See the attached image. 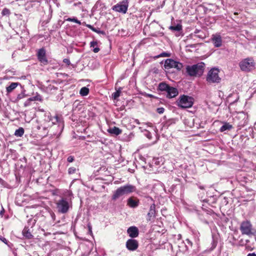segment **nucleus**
Listing matches in <instances>:
<instances>
[{"label":"nucleus","mask_w":256,"mask_h":256,"mask_svg":"<svg viewBox=\"0 0 256 256\" xmlns=\"http://www.w3.org/2000/svg\"><path fill=\"white\" fill-rule=\"evenodd\" d=\"M194 36L200 38H206V36L205 33L202 30L200 33L196 34Z\"/></svg>","instance_id":"32"},{"label":"nucleus","mask_w":256,"mask_h":256,"mask_svg":"<svg viewBox=\"0 0 256 256\" xmlns=\"http://www.w3.org/2000/svg\"><path fill=\"white\" fill-rule=\"evenodd\" d=\"M126 247L130 250H135L138 248V242L136 240L129 239L126 242Z\"/></svg>","instance_id":"14"},{"label":"nucleus","mask_w":256,"mask_h":256,"mask_svg":"<svg viewBox=\"0 0 256 256\" xmlns=\"http://www.w3.org/2000/svg\"><path fill=\"white\" fill-rule=\"evenodd\" d=\"M128 3L126 0L114 5L112 6V9L116 12L126 14L128 10Z\"/></svg>","instance_id":"10"},{"label":"nucleus","mask_w":256,"mask_h":256,"mask_svg":"<svg viewBox=\"0 0 256 256\" xmlns=\"http://www.w3.org/2000/svg\"><path fill=\"white\" fill-rule=\"evenodd\" d=\"M38 129H40V126H38Z\"/></svg>","instance_id":"49"},{"label":"nucleus","mask_w":256,"mask_h":256,"mask_svg":"<svg viewBox=\"0 0 256 256\" xmlns=\"http://www.w3.org/2000/svg\"><path fill=\"white\" fill-rule=\"evenodd\" d=\"M136 190V188L134 186L131 184H126L118 188L114 193L112 196V200H116L120 196L132 193Z\"/></svg>","instance_id":"2"},{"label":"nucleus","mask_w":256,"mask_h":256,"mask_svg":"<svg viewBox=\"0 0 256 256\" xmlns=\"http://www.w3.org/2000/svg\"><path fill=\"white\" fill-rule=\"evenodd\" d=\"M240 70L244 72H250L254 68V60L252 58L244 59L239 63Z\"/></svg>","instance_id":"6"},{"label":"nucleus","mask_w":256,"mask_h":256,"mask_svg":"<svg viewBox=\"0 0 256 256\" xmlns=\"http://www.w3.org/2000/svg\"><path fill=\"white\" fill-rule=\"evenodd\" d=\"M56 204L58 212L63 214L67 213L72 206L71 202L64 198L57 200Z\"/></svg>","instance_id":"3"},{"label":"nucleus","mask_w":256,"mask_h":256,"mask_svg":"<svg viewBox=\"0 0 256 256\" xmlns=\"http://www.w3.org/2000/svg\"><path fill=\"white\" fill-rule=\"evenodd\" d=\"M234 14H238V12H235Z\"/></svg>","instance_id":"50"},{"label":"nucleus","mask_w":256,"mask_h":256,"mask_svg":"<svg viewBox=\"0 0 256 256\" xmlns=\"http://www.w3.org/2000/svg\"><path fill=\"white\" fill-rule=\"evenodd\" d=\"M169 56V54L166 52H162L158 56H156V58H159V57H164V56Z\"/></svg>","instance_id":"37"},{"label":"nucleus","mask_w":256,"mask_h":256,"mask_svg":"<svg viewBox=\"0 0 256 256\" xmlns=\"http://www.w3.org/2000/svg\"><path fill=\"white\" fill-rule=\"evenodd\" d=\"M82 24L83 25L86 26L90 29L93 32H96L97 34H102L104 36L106 35V32L104 30H100V29L99 28H96L90 24H86V22H83Z\"/></svg>","instance_id":"19"},{"label":"nucleus","mask_w":256,"mask_h":256,"mask_svg":"<svg viewBox=\"0 0 256 256\" xmlns=\"http://www.w3.org/2000/svg\"><path fill=\"white\" fill-rule=\"evenodd\" d=\"M97 42L94 41H92L90 42V46L94 48V46H96Z\"/></svg>","instance_id":"39"},{"label":"nucleus","mask_w":256,"mask_h":256,"mask_svg":"<svg viewBox=\"0 0 256 256\" xmlns=\"http://www.w3.org/2000/svg\"><path fill=\"white\" fill-rule=\"evenodd\" d=\"M205 64L201 62L192 66H188L186 72L191 76H200L204 72Z\"/></svg>","instance_id":"1"},{"label":"nucleus","mask_w":256,"mask_h":256,"mask_svg":"<svg viewBox=\"0 0 256 256\" xmlns=\"http://www.w3.org/2000/svg\"><path fill=\"white\" fill-rule=\"evenodd\" d=\"M156 112L160 114H162L164 112V108L162 107L158 108H156Z\"/></svg>","instance_id":"36"},{"label":"nucleus","mask_w":256,"mask_h":256,"mask_svg":"<svg viewBox=\"0 0 256 256\" xmlns=\"http://www.w3.org/2000/svg\"><path fill=\"white\" fill-rule=\"evenodd\" d=\"M232 124H230L229 123H224V124L220 128V131L221 132H224L226 130H230L232 129Z\"/></svg>","instance_id":"24"},{"label":"nucleus","mask_w":256,"mask_h":256,"mask_svg":"<svg viewBox=\"0 0 256 256\" xmlns=\"http://www.w3.org/2000/svg\"><path fill=\"white\" fill-rule=\"evenodd\" d=\"M129 236L132 238H136L138 235V228L136 226H130L127 230Z\"/></svg>","instance_id":"16"},{"label":"nucleus","mask_w":256,"mask_h":256,"mask_svg":"<svg viewBox=\"0 0 256 256\" xmlns=\"http://www.w3.org/2000/svg\"><path fill=\"white\" fill-rule=\"evenodd\" d=\"M18 86H22V85L19 82H11L8 86L6 87L7 94L12 92Z\"/></svg>","instance_id":"18"},{"label":"nucleus","mask_w":256,"mask_h":256,"mask_svg":"<svg viewBox=\"0 0 256 256\" xmlns=\"http://www.w3.org/2000/svg\"><path fill=\"white\" fill-rule=\"evenodd\" d=\"M24 129L22 128H20L16 130L14 135L16 136L21 137L24 134Z\"/></svg>","instance_id":"26"},{"label":"nucleus","mask_w":256,"mask_h":256,"mask_svg":"<svg viewBox=\"0 0 256 256\" xmlns=\"http://www.w3.org/2000/svg\"><path fill=\"white\" fill-rule=\"evenodd\" d=\"M178 106L182 108H190L194 104V98L189 96L183 95L178 102Z\"/></svg>","instance_id":"7"},{"label":"nucleus","mask_w":256,"mask_h":256,"mask_svg":"<svg viewBox=\"0 0 256 256\" xmlns=\"http://www.w3.org/2000/svg\"><path fill=\"white\" fill-rule=\"evenodd\" d=\"M67 160L69 162H72L74 160V157L73 156H69L67 158Z\"/></svg>","instance_id":"38"},{"label":"nucleus","mask_w":256,"mask_h":256,"mask_svg":"<svg viewBox=\"0 0 256 256\" xmlns=\"http://www.w3.org/2000/svg\"><path fill=\"white\" fill-rule=\"evenodd\" d=\"M108 133L110 134L118 136L122 133V130L118 127L114 126L113 128H108Z\"/></svg>","instance_id":"21"},{"label":"nucleus","mask_w":256,"mask_h":256,"mask_svg":"<svg viewBox=\"0 0 256 256\" xmlns=\"http://www.w3.org/2000/svg\"><path fill=\"white\" fill-rule=\"evenodd\" d=\"M247 256H256V254L254 252L253 253H250L248 254Z\"/></svg>","instance_id":"45"},{"label":"nucleus","mask_w":256,"mask_h":256,"mask_svg":"<svg viewBox=\"0 0 256 256\" xmlns=\"http://www.w3.org/2000/svg\"><path fill=\"white\" fill-rule=\"evenodd\" d=\"M0 206L2 207V210L0 211V215L1 217H2L4 216V208L2 204H0Z\"/></svg>","instance_id":"40"},{"label":"nucleus","mask_w":256,"mask_h":256,"mask_svg":"<svg viewBox=\"0 0 256 256\" xmlns=\"http://www.w3.org/2000/svg\"><path fill=\"white\" fill-rule=\"evenodd\" d=\"M65 20L66 21H68V22H74L78 24H81L82 23L80 22V21L79 20H78V18L76 17H73V18H68L66 19H65Z\"/></svg>","instance_id":"27"},{"label":"nucleus","mask_w":256,"mask_h":256,"mask_svg":"<svg viewBox=\"0 0 256 256\" xmlns=\"http://www.w3.org/2000/svg\"><path fill=\"white\" fill-rule=\"evenodd\" d=\"M138 200H134L132 198H130L128 200V205L132 208H136L138 205Z\"/></svg>","instance_id":"22"},{"label":"nucleus","mask_w":256,"mask_h":256,"mask_svg":"<svg viewBox=\"0 0 256 256\" xmlns=\"http://www.w3.org/2000/svg\"><path fill=\"white\" fill-rule=\"evenodd\" d=\"M50 214L53 220H55V219H56V215H55L54 213V212H50Z\"/></svg>","instance_id":"43"},{"label":"nucleus","mask_w":256,"mask_h":256,"mask_svg":"<svg viewBox=\"0 0 256 256\" xmlns=\"http://www.w3.org/2000/svg\"><path fill=\"white\" fill-rule=\"evenodd\" d=\"M170 86H169L166 83L162 82L159 84L158 88V90L160 91H165L166 92Z\"/></svg>","instance_id":"23"},{"label":"nucleus","mask_w":256,"mask_h":256,"mask_svg":"<svg viewBox=\"0 0 256 256\" xmlns=\"http://www.w3.org/2000/svg\"><path fill=\"white\" fill-rule=\"evenodd\" d=\"M240 230L243 235L250 236L254 234L252 230V226L248 220L242 222L240 226Z\"/></svg>","instance_id":"8"},{"label":"nucleus","mask_w":256,"mask_h":256,"mask_svg":"<svg viewBox=\"0 0 256 256\" xmlns=\"http://www.w3.org/2000/svg\"><path fill=\"white\" fill-rule=\"evenodd\" d=\"M76 169L74 167H70L68 170V174H74L76 172Z\"/></svg>","instance_id":"34"},{"label":"nucleus","mask_w":256,"mask_h":256,"mask_svg":"<svg viewBox=\"0 0 256 256\" xmlns=\"http://www.w3.org/2000/svg\"><path fill=\"white\" fill-rule=\"evenodd\" d=\"M154 22H156V23H157V24H158V22H156V21L155 20H154V21H152V22H151L150 24H152Z\"/></svg>","instance_id":"48"},{"label":"nucleus","mask_w":256,"mask_h":256,"mask_svg":"<svg viewBox=\"0 0 256 256\" xmlns=\"http://www.w3.org/2000/svg\"><path fill=\"white\" fill-rule=\"evenodd\" d=\"M164 67L168 69L170 68H175L178 70H180L182 68V64L178 62L175 61L172 59H167L165 61Z\"/></svg>","instance_id":"9"},{"label":"nucleus","mask_w":256,"mask_h":256,"mask_svg":"<svg viewBox=\"0 0 256 256\" xmlns=\"http://www.w3.org/2000/svg\"><path fill=\"white\" fill-rule=\"evenodd\" d=\"M134 122H135L136 124H140V122H139V120H138V119H135V120H134Z\"/></svg>","instance_id":"47"},{"label":"nucleus","mask_w":256,"mask_h":256,"mask_svg":"<svg viewBox=\"0 0 256 256\" xmlns=\"http://www.w3.org/2000/svg\"><path fill=\"white\" fill-rule=\"evenodd\" d=\"M164 34L162 32L158 31V32H154L152 34V36H163Z\"/></svg>","instance_id":"35"},{"label":"nucleus","mask_w":256,"mask_h":256,"mask_svg":"<svg viewBox=\"0 0 256 256\" xmlns=\"http://www.w3.org/2000/svg\"><path fill=\"white\" fill-rule=\"evenodd\" d=\"M172 32L175 34L176 36H182V26L181 22H179L176 24L174 23H172L170 26L168 28Z\"/></svg>","instance_id":"11"},{"label":"nucleus","mask_w":256,"mask_h":256,"mask_svg":"<svg viewBox=\"0 0 256 256\" xmlns=\"http://www.w3.org/2000/svg\"><path fill=\"white\" fill-rule=\"evenodd\" d=\"M37 56L38 60L44 65H46L48 63L46 57V51L44 49H39L37 52Z\"/></svg>","instance_id":"12"},{"label":"nucleus","mask_w":256,"mask_h":256,"mask_svg":"<svg viewBox=\"0 0 256 256\" xmlns=\"http://www.w3.org/2000/svg\"><path fill=\"white\" fill-rule=\"evenodd\" d=\"M23 234L25 237L28 238H30L32 237V234H31V233L28 230H23Z\"/></svg>","instance_id":"30"},{"label":"nucleus","mask_w":256,"mask_h":256,"mask_svg":"<svg viewBox=\"0 0 256 256\" xmlns=\"http://www.w3.org/2000/svg\"><path fill=\"white\" fill-rule=\"evenodd\" d=\"M178 90L174 87L170 86L166 91V97L170 98H174L178 94Z\"/></svg>","instance_id":"15"},{"label":"nucleus","mask_w":256,"mask_h":256,"mask_svg":"<svg viewBox=\"0 0 256 256\" xmlns=\"http://www.w3.org/2000/svg\"><path fill=\"white\" fill-rule=\"evenodd\" d=\"M48 124L47 125L48 126L46 127V126H44L43 127L44 130H46L48 126H51L52 125L58 124V126L59 127L60 132H62V130L64 128V124L63 120L61 116H58L56 115L54 117L52 118L50 116V118L49 116H48Z\"/></svg>","instance_id":"5"},{"label":"nucleus","mask_w":256,"mask_h":256,"mask_svg":"<svg viewBox=\"0 0 256 256\" xmlns=\"http://www.w3.org/2000/svg\"><path fill=\"white\" fill-rule=\"evenodd\" d=\"M211 40L215 47L218 48L222 46V38L219 34H212Z\"/></svg>","instance_id":"13"},{"label":"nucleus","mask_w":256,"mask_h":256,"mask_svg":"<svg viewBox=\"0 0 256 256\" xmlns=\"http://www.w3.org/2000/svg\"><path fill=\"white\" fill-rule=\"evenodd\" d=\"M100 49H93V51L95 53H97L99 52Z\"/></svg>","instance_id":"46"},{"label":"nucleus","mask_w":256,"mask_h":256,"mask_svg":"<svg viewBox=\"0 0 256 256\" xmlns=\"http://www.w3.org/2000/svg\"><path fill=\"white\" fill-rule=\"evenodd\" d=\"M0 239L1 240L4 242V244H7V242H8V240H7L4 238H0Z\"/></svg>","instance_id":"44"},{"label":"nucleus","mask_w":256,"mask_h":256,"mask_svg":"<svg viewBox=\"0 0 256 256\" xmlns=\"http://www.w3.org/2000/svg\"><path fill=\"white\" fill-rule=\"evenodd\" d=\"M10 10L7 8H4L2 12V14L3 16H8L10 14Z\"/></svg>","instance_id":"31"},{"label":"nucleus","mask_w":256,"mask_h":256,"mask_svg":"<svg viewBox=\"0 0 256 256\" xmlns=\"http://www.w3.org/2000/svg\"><path fill=\"white\" fill-rule=\"evenodd\" d=\"M33 100H32V98H28L24 102V106L27 107L28 106H30Z\"/></svg>","instance_id":"33"},{"label":"nucleus","mask_w":256,"mask_h":256,"mask_svg":"<svg viewBox=\"0 0 256 256\" xmlns=\"http://www.w3.org/2000/svg\"><path fill=\"white\" fill-rule=\"evenodd\" d=\"M90 90L89 88H88L86 86H84L81 88V89L80 90V94L82 96H86L88 95L89 93Z\"/></svg>","instance_id":"25"},{"label":"nucleus","mask_w":256,"mask_h":256,"mask_svg":"<svg viewBox=\"0 0 256 256\" xmlns=\"http://www.w3.org/2000/svg\"><path fill=\"white\" fill-rule=\"evenodd\" d=\"M202 30H198V29H196L194 32V33L192 34H194V36H195L196 34H198V33H200V32H201Z\"/></svg>","instance_id":"42"},{"label":"nucleus","mask_w":256,"mask_h":256,"mask_svg":"<svg viewBox=\"0 0 256 256\" xmlns=\"http://www.w3.org/2000/svg\"><path fill=\"white\" fill-rule=\"evenodd\" d=\"M156 214V205L154 204H151L149 212L147 214V220L150 221L152 218H154Z\"/></svg>","instance_id":"17"},{"label":"nucleus","mask_w":256,"mask_h":256,"mask_svg":"<svg viewBox=\"0 0 256 256\" xmlns=\"http://www.w3.org/2000/svg\"><path fill=\"white\" fill-rule=\"evenodd\" d=\"M220 70L218 68H211L208 72L206 80L209 84H218L221 81L219 76Z\"/></svg>","instance_id":"4"},{"label":"nucleus","mask_w":256,"mask_h":256,"mask_svg":"<svg viewBox=\"0 0 256 256\" xmlns=\"http://www.w3.org/2000/svg\"><path fill=\"white\" fill-rule=\"evenodd\" d=\"M21 88H22L21 92L17 95L16 97L15 98V100H14L15 102H18L20 100L25 98L27 96V95L26 94V90L24 88V86H22Z\"/></svg>","instance_id":"20"},{"label":"nucleus","mask_w":256,"mask_h":256,"mask_svg":"<svg viewBox=\"0 0 256 256\" xmlns=\"http://www.w3.org/2000/svg\"><path fill=\"white\" fill-rule=\"evenodd\" d=\"M121 92V90L120 88L118 90H117L116 92H114L112 94V97L114 99L116 100L120 96V94Z\"/></svg>","instance_id":"29"},{"label":"nucleus","mask_w":256,"mask_h":256,"mask_svg":"<svg viewBox=\"0 0 256 256\" xmlns=\"http://www.w3.org/2000/svg\"><path fill=\"white\" fill-rule=\"evenodd\" d=\"M31 98L33 101L41 102L42 100V96L38 93L36 94L35 96L32 97Z\"/></svg>","instance_id":"28"},{"label":"nucleus","mask_w":256,"mask_h":256,"mask_svg":"<svg viewBox=\"0 0 256 256\" xmlns=\"http://www.w3.org/2000/svg\"><path fill=\"white\" fill-rule=\"evenodd\" d=\"M63 62L68 66H69L70 64V60L68 58L64 59Z\"/></svg>","instance_id":"41"}]
</instances>
